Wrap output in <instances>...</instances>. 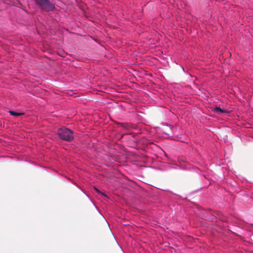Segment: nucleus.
<instances>
[{"label": "nucleus", "mask_w": 253, "mask_h": 253, "mask_svg": "<svg viewBox=\"0 0 253 253\" xmlns=\"http://www.w3.org/2000/svg\"><path fill=\"white\" fill-rule=\"evenodd\" d=\"M57 134L60 139L67 141H71L74 138L73 131L66 127L58 129Z\"/></svg>", "instance_id": "nucleus-1"}, {"label": "nucleus", "mask_w": 253, "mask_h": 253, "mask_svg": "<svg viewBox=\"0 0 253 253\" xmlns=\"http://www.w3.org/2000/svg\"><path fill=\"white\" fill-rule=\"evenodd\" d=\"M36 3L42 10L46 12L53 11L55 9L54 5L49 0H34Z\"/></svg>", "instance_id": "nucleus-2"}, {"label": "nucleus", "mask_w": 253, "mask_h": 253, "mask_svg": "<svg viewBox=\"0 0 253 253\" xmlns=\"http://www.w3.org/2000/svg\"><path fill=\"white\" fill-rule=\"evenodd\" d=\"M213 110L218 114H221L224 113H228V112L225 110L222 109L219 107H216L213 109Z\"/></svg>", "instance_id": "nucleus-3"}, {"label": "nucleus", "mask_w": 253, "mask_h": 253, "mask_svg": "<svg viewBox=\"0 0 253 253\" xmlns=\"http://www.w3.org/2000/svg\"><path fill=\"white\" fill-rule=\"evenodd\" d=\"M9 112L10 114V115L14 116H19L24 114V113H17L11 110H10Z\"/></svg>", "instance_id": "nucleus-4"}, {"label": "nucleus", "mask_w": 253, "mask_h": 253, "mask_svg": "<svg viewBox=\"0 0 253 253\" xmlns=\"http://www.w3.org/2000/svg\"><path fill=\"white\" fill-rule=\"evenodd\" d=\"M121 126H122L123 127H124V128H126V126L127 125H126V124H121Z\"/></svg>", "instance_id": "nucleus-5"}, {"label": "nucleus", "mask_w": 253, "mask_h": 253, "mask_svg": "<svg viewBox=\"0 0 253 253\" xmlns=\"http://www.w3.org/2000/svg\"><path fill=\"white\" fill-rule=\"evenodd\" d=\"M95 190H96L98 192H99V191H98V189H96V188H95Z\"/></svg>", "instance_id": "nucleus-6"}]
</instances>
